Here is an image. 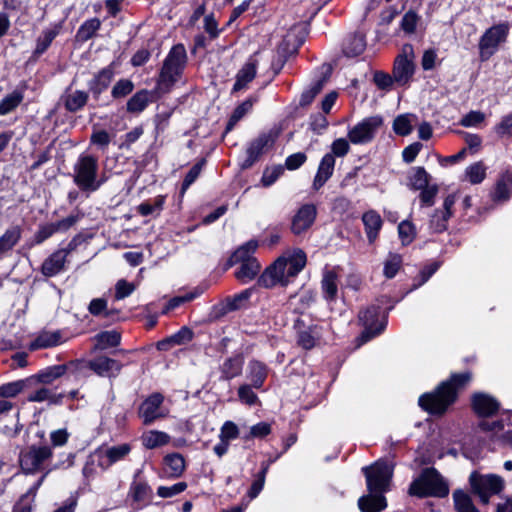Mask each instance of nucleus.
Wrapping results in <instances>:
<instances>
[{
    "instance_id": "nucleus-1",
    "label": "nucleus",
    "mask_w": 512,
    "mask_h": 512,
    "mask_svg": "<svg viewBox=\"0 0 512 512\" xmlns=\"http://www.w3.org/2000/svg\"><path fill=\"white\" fill-rule=\"evenodd\" d=\"M471 380L470 372L454 373L441 382L434 391L424 393L419 397L418 404L431 415H442L457 399L458 389Z\"/></svg>"
},
{
    "instance_id": "nucleus-2",
    "label": "nucleus",
    "mask_w": 512,
    "mask_h": 512,
    "mask_svg": "<svg viewBox=\"0 0 512 512\" xmlns=\"http://www.w3.org/2000/svg\"><path fill=\"white\" fill-rule=\"evenodd\" d=\"M409 494L419 498H444L449 494V487L441 474L430 467L423 469L419 477L411 482Z\"/></svg>"
},
{
    "instance_id": "nucleus-3",
    "label": "nucleus",
    "mask_w": 512,
    "mask_h": 512,
    "mask_svg": "<svg viewBox=\"0 0 512 512\" xmlns=\"http://www.w3.org/2000/svg\"><path fill=\"white\" fill-rule=\"evenodd\" d=\"M98 168L97 157L81 154L73 167V182L81 191H97L105 181L97 178Z\"/></svg>"
},
{
    "instance_id": "nucleus-4",
    "label": "nucleus",
    "mask_w": 512,
    "mask_h": 512,
    "mask_svg": "<svg viewBox=\"0 0 512 512\" xmlns=\"http://www.w3.org/2000/svg\"><path fill=\"white\" fill-rule=\"evenodd\" d=\"M187 62L185 46L181 43L172 46L160 70L158 87L169 90L182 75Z\"/></svg>"
},
{
    "instance_id": "nucleus-5",
    "label": "nucleus",
    "mask_w": 512,
    "mask_h": 512,
    "mask_svg": "<svg viewBox=\"0 0 512 512\" xmlns=\"http://www.w3.org/2000/svg\"><path fill=\"white\" fill-rule=\"evenodd\" d=\"M472 493L480 498L482 504H488L492 495L501 493L505 487L504 479L496 474H480L473 471L469 476Z\"/></svg>"
},
{
    "instance_id": "nucleus-6",
    "label": "nucleus",
    "mask_w": 512,
    "mask_h": 512,
    "mask_svg": "<svg viewBox=\"0 0 512 512\" xmlns=\"http://www.w3.org/2000/svg\"><path fill=\"white\" fill-rule=\"evenodd\" d=\"M53 456L52 448L48 445H30L20 451L19 464L22 472L33 475L44 469L46 461Z\"/></svg>"
},
{
    "instance_id": "nucleus-7",
    "label": "nucleus",
    "mask_w": 512,
    "mask_h": 512,
    "mask_svg": "<svg viewBox=\"0 0 512 512\" xmlns=\"http://www.w3.org/2000/svg\"><path fill=\"white\" fill-rule=\"evenodd\" d=\"M362 472L366 477L367 489L371 493L386 491L393 474V466L387 461L378 460L372 466H365Z\"/></svg>"
},
{
    "instance_id": "nucleus-8",
    "label": "nucleus",
    "mask_w": 512,
    "mask_h": 512,
    "mask_svg": "<svg viewBox=\"0 0 512 512\" xmlns=\"http://www.w3.org/2000/svg\"><path fill=\"white\" fill-rule=\"evenodd\" d=\"M77 363H81L82 365H77V376L84 375L86 370L93 371L96 375L100 377H108L115 378L117 377L122 368L123 364L118 360L110 358L108 356H97L91 360H75Z\"/></svg>"
},
{
    "instance_id": "nucleus-9",
    "label": "nucleus",
    "mask_w": 512,
    "mask_h": 512,
    "mask_svg": "<svg viewBox=\"0 0 512 512\" xmlns=\"http://www.w3.org/2000/svg\"><path fill=\"white\" fill-rule=\"evenodd\" d=\"M509 27L506 23H500L488 28L479 41L480 56L482 60L492 56L500 43L508 36Z\"/></svg>"
},
{
    "instance_id": "nucleus-10",
    "label": "nucleus",
    "mask_w": 512,
    "mask_h": 512,
    "mask_svg": "<svg viewBox=\"0 0 512 512\" xmlns=\"http://www.w3.org/2000/svg\"><path fill=\"white\" fill-rule=\"evenodd\" d=\"M383 125V118L379 115L364 118L348 131V139L353 144H367L371 142L377 130Z\"/></svg>"
},
{
    "instance_id": "nucleus-11",
    "label": "nucleus",
    "mask_w": 512,
    "mask_h": 512,
    "mask_svg": "<svg viewBox=\"0 0 512 512\" xmlns=\"http://www.w3.org/2000/svg\"><path fill=\"white\" fill-rule=\"evenodd\" d=\"M381 308L379 306H369L359 312V321L364 327L361 334L363 342H367L379 335L384 330V325L379 323Z\"/></svg>"
},
{
    "instance_id": "nucleus-12",
    "label": "nucleus",
    "mask_w": 512,
    "mask_h": 512,
    "mask_svg": "<svg viewBox=\"0 0 512 512\" xmlns=\"http://www.w3.org/2000/svg\"><path fill=\"white\" fill-rule=\"evenodd\" d=\"M77 365L82 364L72 360L64 364L48 366L40 370L36 375L30 377L29 379L30 382L35 381L37 383L49 385L67 373H72L77 376Z\"/></svg>"
},
{
    "instance_id": "nucleus-13",
    "label": "nucleus",
    "mask_w": 512,
    "mask_h": 512,
    "mask_svg": "<svg viewBox=\"0 0 512 512\" xmlns=\"http://www.w3.org/2000/svg\"><path fill=\"white\" fill-rule=\"evenodd\" d=\"M276 260H282L283 269L281 271L288 285L306 266L307 256L302 249H295L293 252L282 255Z\"/></svg>"
},
{
    "instance_id": "nucleus-14",
    "label": "nucleus",
    "mask_w": 512,
    "mask_h": 512,
    "mask_svg": "<svg viewBox=\"0 0 512 512\" xmlns=\"http://www.w3.org/2000/svg\"><path fill=\"white\" fill-rule=\"evenodd\" d=\"M317 217V207L312 203L303 204L295 213L291 221V231L294 235H301L309 230Z\"/></svg>"
},
{
    "instance_id": "nucleus-15",
    "label": "nucleus",
    "mask_w": 512,
    "mask_h": 512,
    "mask_svg": "<svg viewBox=\"0 0 512 512\" xmlns=\"http://www.w3.org/2000/svg\"><path fill=\"white\" fill-rule=\"evenodd\" d=\"M114 63L99 70L91 80L88 81V93L92 95L95 102L99 103L101 94L106 91L114 77Z\"/></svg>"
},
{
    "instance_id": "nucleus-16",
    "label": "nucleus",
    "mask_w": 512,
    "mask_h": 512,
    "mask_svg": "<svg viewBox=\"0 0 512 512\" xmlns=\"http://www.w3.org/2000/svg\"><path fill=\"white\" fill-rule=\"evenodd\" d=\"M282 260H275L269 265L260 276L257 278L256 285L258 287L270 289L280 284L281 286H287V281L284 280L281 269Z\"/></svg>"
},
{
    "instance_id": "nucleus-17",
    "label": "nucleus",
    "mask_w": 512,
    "mask_h": 512,
    "mask_svg": "<svg viewBox=\"0 0 512 512\" xmlns=\"http://www.w3.org/2000/svg\"><path fill=\"white\" fill-rule=\"evenodd\" d=\"M163 400L164 398L160 393H154L140 405L139 416L142 418L145 425L152 424L156 419L162 416L159 409Z\"/></svg>"
},
{
    "instance_id": "nucleus-18",
    "label": "nucleus",
    "mask_w": 512,
    "mask_h": 512,
    "mask_svg": "<svg viewBox=\"0 0 512 512\" xmlns=\"http://www.w3.org/2000/svg\"><path fill=\"white\" fill-rule=\"evenodd\" d=\"M273 143V139L269 134H261L256 139L250 142L247 148V158L242 164V168L247 169L254 165V163L263 154L265 148Z\"/></svg>"
},
{
    "instance_id": "nucleus-19",
    "label": "nucleus",
    "mask_w": 512,
    "mask_h": 512,
    "mask_svg": "<svg viewBox=\"0 0 512 512\" xmlns=\"http://www.w3.org/2000/svg\"><path fill=\"white\" fill-rule=\"evenodd\" d=\"M258 60L251 56L248 61L237 72L232 92H239L247 87L254 80L257 73Z\"/></svg>"
},
{
    "instance_id": "nucleus-20",
    "label": "nucleus",
    "mask_w": 512,
    "mask_h": 512,
    "mask_svg": "<svg viewBox=\"0 0 512 512\" xmlns=\"http://www.w3.org/2000/svg\"><path fill=\"white\" fill-rule=\"evenodd\" d=\"M472 407L475 413L481 417L494 415L500 408L499 402L485 393H476L472 398Z\"/></svg>"
},
{
    "instance_id": "nucleus-21",
    "label": "nucleus",
    "mask_w": 512,
    "mask_h": 512,
    "mask_svg": "<svg viewBox=\"0 0 512 512\" xmlns=\"http://www.w3.org/2000/svg\"><path fill=\"white\" fill-rule=\"evenodd\" d=\"M335 158L332 154H325L319 165L316 172V175L313 179L312 188L315 191L321 189L326 182L332 177L335 167Z\"/></svg>"
},
{
    "instance_id": "nucleus-22",
    "label": "nucleus",
    "mask_w": 512,
    "mask_h": 512,
    "mask_svg": "<svg viewBox=\"0 0 512 512\" xmlns=\"http://www.w3.org/2000/svg\"><path fill=\"white\" fill-rule=\"evenodd\" d=\"M68 251L60 249L44 260L41 272L46 277H54L64 271Z\"/></svg>"
},
{
    "instance_id": "nucleus-23",
    "label": "nucleus",
    "mask_w": 512,
    "mask_h": 512,
    "mask_svg": "<svg viewBox=\"0 0 512 512\" xmlns=\"http://www.w3.org/2000/svg\"><path fill=\"white\" fill-rule=\"evenodd\" d=\"M244 356L242 353L234 354L226 358L219 367L220 380L229 381L242 374Z\"/></svg>"
},
{
    "instance_id": "nucleus-24",
    "label": "nucleus",
    "mask_w": 512,
    "mask_h": 512,
    "mask_svg": "<svg viewBox=\"0 0 512 512\" xmlns=\"http://www.w3.org/2000/svg\"><path fill=\"white\" fill-rule=\"evenodd\" d=\"M294 327L298 330L297 343L305 350L312 349L319 338L318 327L311 325L305 328L304 321L300 318L296 319Z\"/></svg>"
},
{
    "instance_id": "nucleus-25",
    "label": "nucleus",
    "mask_w": 512,
    "mask_h": 512,
    "mask_svg": "<svg viewBox=\"0 0 512 512\" xmlns=\"http://www.w3.org/2000/svg\"><path fill=\"white\" fill-rule=\"evenodd\" d=\"M62 28L63 22L54 23L50 25V27L45 28L36 39L33 56L37 58L44 54L52 44L53 40L60 34Z\"/></svg>"
},
{
    "instance_id": "nucleus-26",
    "label": "nucleus",
    "mask_w": 512,
    "mask_h": 512,
    "mask_svg": "<svg viewBox=\"0 0 512 512\" xmlns=\"http://www.w3.org/2000/svg\"><path fill=\"white\" fill-rule=\"evenodd\" d=\"M414 74V64L406 55H398L394 62L393 77L399 85H405Z\"/></svg>"
},
{
    "instance_id": "nucleus-27",
    "label": "nucleus",
    "mask_w": 512,
    "mask_h": 512,
    "mask_svg": "<svg viewBox=\"0 0 512 512\" xmlns=\"http://www.w3.org/2000/svg\"><path fill=\"white\" fill-rule=\"evenodd\" d=\"M268 371L265 363L252 359L248 363L246 377L255 389H260L268 376Z\"/></svg>"
},
{
    "instance_id": "nucleus-28",
    "label": "nucleus",
    "mask_w": 512,
    "mask_h": 512,
    "mask_svg": "<svg viewBox=\"0 0 512 512\" xmlns=\"http://www.w3.org/2000/svg\"><path fill=\"white\" fill-rule=\"evenodd\" d=\"M258 247L256 240H249L241 245L228 259L227 265L234 266L240 263H245L250 260H257L254 253Z\"/></svg>"
},
{
    "instance_id": "nucleus-29",
    "label": "nucleus",
    "mask_w": 512,
    "mask_h": 512,
    "mask_svg": "<svg viewBox=\"0 0 512 512\" xmlns=\"http://www.w3.org/2000/svg\"><path fill=\"white\" fill-rule=\"evenodd\" d=\"M362 222L365 227V232L369 243H373L382 228L383 221L381 216L374 210L365 212L362 216Z\"/></svg>"
},
{
    "instance_id": "nucleus-30",
    "label": "nucleus",
    "mask_w": 512,
    "mask_h": 512,
    "mask_svg": "<svg viewBox=\"0 0 512 512\" xmlns=\"http://www.w3.org/2000/svg\"><path fill=\"white\" fill-rule=\"evenodd\" d=\"M65 109L70 113H76L82 110L88 100L89 93L83 90H75L62 96Z\"/></svg>"
},
{
    "instance_id": "nucleus-31",
    "label": "nucleus",
    "mask_w": 512,
    "mask_h": 512,
    "mask_svg": "<svg viewBox=\"0 0 512 512\" xmlns=\"http://www.w3.org/2000/svg\"><path fill=\"white\" fill-rule=\"evenodd\" d=\"M338 275L334 270H325L321 280L323 298L327 302H334L338 294Z\"/></svg>"
},
{
    "instance_id": "nucleus-32",
    "label": "nucleus",
    "mask_w": 512,
    "mask_h": 512,
    "mask_svg": "<svg viewBox=\"0 0 512 512\" xmlns=\"http://www.w3.org/2000/svg\"><path fill=\"white\" fill-rule=\"evenodd\" d=\"M154 93L147 89H142L136 92L126 104V109L129 113H141L153 101Z\"/></svg>"
},
{
    "instance_id": "nucleus-33",
    "label": "nucleus",
    "mask_w": 512,
    "mask_h": 512,
    "mask_svg": "<svg viewBox=\"0 0 512 512\" xmlns=\"http://www.w3.org/2000/svg\"><path fill=\"white\" fill-rule=\"evenodd\" d=\"M261 270V265L258 260H250L245 263H240L238 269L235 271V278L242 284H247L254 280Z\"/></svg>"
},
{
    "instance_id": "nucleus-34",
    "label": "nucleus",
    "mask_w": 512,
    "mask_h": 512,
    "mask_svg": "<svg viewBox=\"0 0 512 512\" xmlns=\"http://www.w3.org/2000/svg\"><path fill=\"white\" fill-rule=\"evenodd\" d=\"M94 340L95 345L93 347V350L103 351L108 348H114L120 345L121 334L115 330L102 331L95 335Z\"/></svg>"
},
{
    "instance_id": "nucleus-35",
    "label": "nucleus",
    "mask_w": 512,
    "mask_h": 512,
    "mask_svg": "<svg viewBox=\"0 0 512 512\" xmlns=\"http://www.w3.org/2000/svg\"><path fill=\"white\" fill-rule=\"evenodd\" d=\"M62 342L60 331H43L31 343L30 350L45 349L57 346Z\"/></svg>"
},
{
    "instance_id": "nucleus-36",
    "label": "nucleus",
    "mask_w": 512,
    "mask_h": 512,
    "mask_svg": "<svg viewBox=\"0 0 512 512\" xmlns=\"http://www.w3.org/2000/svg\"><path fill=\"white\" fill-rule=\"evenodd\" d=\"M386 506V498L382 494L365 495L358 499V507L361 512H381Z\"/></svg>"
},
{
    "instance_id": "nucleus-37",
    "label": "nucleus",
    "mask_w": 512,
    "mask_h": 512,
    "mask_svg": "<svg viewBox=\"0 0 512 512\" xmlns=\"http://www.w3.org/2000/svg\"><path fill=\"white\" fill-rule=\"evenodd\" d=\"M22 228L19 225L9 227L0 237V256L11 251L20 241Z\"/></svg>"
},
{
    "instance_id": "nucleus-38",
    "label": "nucleus",
    "mask_w": 512,
    "mask_h": 512,
    "mask_svg": "<svg viewBox=\"0 0 512 512\" xmlns=\"http://www.w3.org/2000/svg\"><path fill=\"white\" fill-rule=\"evenodd\" d=\"M258 101V98L255 96H250L241 104H239L234 111L232 112L226 128L225 132H230L235 125L248 113L252 110L253 105Z\"/></svg>"
},
{
    "instance_id": "nucleus-39",
    "label": "nucleus",
    "mask_w": 512,
    "mask_h": 512,
    "mask_svg": "<svg viewBox=\"0 0 512 512\" xmlns=\"http://www.w3.org/2000/svg\"><path fill=\"white\" fill-rule=\"evenodd\" d=\"M366 47L365 37L362 34L349 35L343 44V53L347 57H356L363 53Z\"/></svg>"
},
{
    "instance_id": "nucleus-40",
    "label": "nucleus",
    "mask_w": 512,
    "mask_h": 512,
    "mask_svg": "<svg viewBox=\"0 0 512 512\" xmlns=\"http://www.w3.org/2000/svg\"><path fill=\"white\" fill-rule=\"evenodd\" d=\"M133 501L148 504L152 498L151 487L144 481H133L129 491Z\"/></svg>"
},
{
    "instance_id": "nucleus-41",
    "label": "nucleus",
    "mask_w": 512,
    "mask_h": 512,
    "mask_svg": "<svg viewBox=\"0 0 512 512\" xmlns=\"http://www.w3.org/2000/svg\"><path fill=\"white\" fill-rule=\"evenodd\" d=\"M326 80H327V75H322L318 79L314 80L310 84V86L301 93L299 105L301 107L310 105L313 102L314 98L323 89Z\"/></svg>"
},
{
    "instance_id": "nucleus-42",
    "label": "nucleus",
    "mask_w": 512,
    "mask_h": 512,
    "mask_svg": "<svg viewBox=\"0 0 512 512\" xmlns=\"http://www.w3.org/2000/svg\"><path fill=\"white\" fill-rule=\"evenodd\" d=\"M130 452L131 445L128 443L108 447L104 451V456L107 459L105 467H110L113 464L125 459Z\"/></svg>"
},
{
    "instance_id": "nucleus-43",
    "label": "nucleus",
    "mask_w": 512,
    "mask_h": 512,
    "mask_svg": "<svg viewBox=\"0 0 512 512\" xmlns=\"http://www.w3.org/2000/svg\"><path fill=\"white\" fill-rule=\"evenodd\" d=\"M100 27L101 21L98 18L88 19L78 28L76 39L80 42H86L95 36Z\"/></svg>"
},
{
    "instance_id": "nucleus-44",
    "label": "nucleus",
    "mask_w": 512,
    "mask_h": 512,
    "mask_svg": "<svg viewBox=\"0 0 512 512\" xmlns=\"http://www.w3.org/2000/svg\"><path fill=\"white\" fill-rule=\"evenodd\" d=\"M24 93L21 90H14L0 101V116L13 112L23 101Z\"/></svg>"
},
{
    "instance_id": "nucleus-45",
    "label": "nucleus",
    "mask_w": 512,
    "mask_h": 512,
    "mask_svg": "<svg viewBox=\"0 0 512 512\" xmlns=\"http://www.w3.org/2000/svg\"><path fill=\"white\" fill-rule=\"evenodd\" d=\"M453 500L457 512H480L473 504L469 494L461 489L453 492Z\"/></svg>"
},
{
    "instance_id": "nucleus-46",
    "label": "nucleus",
    "mask_w": 512,
    "mask_h": 512,
    "mask_svg": "<svg viewBox=\"0 0 512 512\" xmlns=\"http://www.w3.org/2000/svg\"><path fill=\"white\" fill-rule=\"evenodd\" d=\"M409 185L413 190H420L429 185L430 175L424 167H413L408 177Z\"/></svg>"
},
{
    "instance_id": "nucleus-47",
    "label": "nucleus",
    "mask_w": 512,
    "mask_h": 512,
    "mask_svg": "<svg viewBox=\"0 0 512 512\" xmlns=\"http://www.w3.org/2000/svg\"><path fill=\"white\" fill-rule=\"evenodd\" d=\"M164 203L165 197L159 195L155 197L152 202L145 201L138 205L137 212L141 216L159 215L163 210Z\"/></svg>"
},
{
    "instance_id": "nucleus-48",
    "label": "nucleus",
    "mask_w": 512,
    "mask_h": 512,
    "mask_svg": "<svg viewBox=\"0 0 512 512\" xmlns=\"http://www.w3.org/2000/svg\"><path fill=\"white\" fill-rule=\"evenodd\" d=\"M165 464L170 469V476L177 478L180 477L185 470V459L179 453L168 454L164 458Z\"/></svg>"
},
{
    "instance_id": "nucleus-49",
    "label": "nucleus",
    "mask_w": 512,
    "mask_h": 512,
    "mask_svg": "<svg viewBox=\"0 0 512 512\" xmlns=\"http://www.w3.org/2000/svg\"><path fill=\"white\" fill-rule=\"evenodd\" d=\"M412 118H415L413 114H400L393 121V131L399 136H407L412 130Z\"/></svg>"
},
{
    "instance_id": "nucleus-50",
    "label": "nucleus",
    "mask_w": 512,
    "mask_h": 512,
    "mask_svg": "<svg viewBox=\"0 0 512 512\" xmlns=\"http://www.w3.org/2000/svg\"><path fill=\"white\" fill-rule=\"evenodd\" d=\"M403 263L402 256L397 253H389L384 262L383 274L387 279L396 276Z\"/></svg>"
},
{
    "instance_id": "nucleus-51",
    "label": "nucleus",
    "mask_w": 512,
    "mask_h": 512,
    "mask_svg": "<svg viewBox=\"0 0 512 512\" xmlns=\"http://www.w3.org/2000/svg\"><path fill=\"white\" fill-rule=\"evenodd\" d=\"M30 383V379L9 382L0 386V396L3 398L15 397Z\"/></svg>"
},
{
    "instance_id": "nucleus-52",
    "label": "nucleus",
    "mask_w": 512,
    "mask_h": 512,
    "mask_svg": "<svg viewBox=\"0 0 512 512\" xmlns=\"http://www.w3.org/2000/svg\"><path fill=\"white\" fill-rule=\"evenodd\" d=\"M205 165L206 159L202 158L190 168L183 179L181 185V194H184L187 189L197 180Z\"/></svg>"
},
{
    "instance_id": "nucleus-53",
    "label": "nucleus",
    "mask_w": 512,
    "mask_h": 512,
    "mask_svg": "<svg viewBox=\"0 0 512 512\" xmlns=\"http://www.w3.org/2000/svg\"><path fill=\"white\" fill-rule=\"evenodd\" d=\"M465 174L471 184H479L486 177V167L479 161L468 166L465 170Z\"/></svg>"
},
{
    "instance_id": "nucleus-54",
    "label": "nucleus",
    "mask_w": 512,
    "mask_h": 512,
    "mask_svg": "<svg viewBox=\"0 0 512 512\" xmlns=\"http://www.w3.org/2000/svg\"><path fill=\"white\" fill-rule=\"evenodd\" d=\"M133 90L134 83L130 79L122 78L112 87L111 96L113 99H121L131 94Z\"/></svg>"
},
{
    "instance_id": "nucleus-55",
    "label": "nucleus",
    "mask_w": 512,
    "mask_h": 512,
    "mask_svg": "<svg viewBox=\"0 0 512 512\" xmlns=\"http://www.w3.org/2000/svg\"><path fill=\"white\" fill-rule=\"evenodd\" d=\"M269 465L263 464L261 470L256 476V479L251 484V487L248 491V496L250 499L256 498L259 493L262 491L266 479V474L268 472Z\"/></svg>"
},
{
    "instance_id": "nucleus-56",
    "label": "nucleus",
    "mask_w": 512,
    "mask_h": 512,
    "mask_svg": "<svg viewBox=\"0 0 512 512\" xmlns=\"http://www.w3.org/2000/svg\"><path fill=\"white\" fill-rule=\"evenodd\" d=\"M170 437L165 432L152 431L144 438V444L147 448L153 449L159 446L166 445Z\"/></svg>"
},
{
    "instance_id": "nucleus-57",
    "label": "nucleus",
    "mask_w": 512,
    "mask_h": 512,
    "mask_svg": "<svg viewBox=\"0 0 512 512\" xmlns=\"http://www.w3.org/2000/svg\"><path fill=\"white\" fill-rule=\"evenodd\" d=\"M88 311L93 316L104 315V317H110L114 311L107 309V300L104 298H94L91 300Z\"/></svg>"
},
{
    "instance_id": "nucleus-58",
    "label": "nucleus",
    "mask_w": 512,
    "mask_h": 512,
    "mask_svg": "<svg viewBox=\"0 0 512 512\" xmlns=\"http://www.w3.org/2000/svg\"><path fill=\"white\" fill-rule=\"evenodd\" d=\"M398 234L401 242L404 246L409 245L415 238L414 225L404 220L398 225Z\"/></svg>"
},
{
    "instance_id": "nucleus-59",
    "label": "nucleus",
    "mask_w": 512,
    "mask_h": 512,
    "mask_svg": "<svg viewBox=\"0 0 512 512\" xmlns=\"http://www.w3.org/2000/svg\"><path fill=\"white\" fill-rule=\"evenodd\" d=\"M419 16L413 10L407 11L402 17L400 27L406 34H413L416 30Z\"/></svg>"
},
{
    "instance_id": "nucleus-60",
    "label": "nucleus",
    "mask_w": 512,
    "mask_h": 512,
    "mask_svg": "<svg viewBox=\"0 0 512 512\" xmlns=\"http://www.w3.org/2000/svg\"><path fill=\"white\" fill-rule=\"evenodd\" d=\"M252 388L254 387L251 384H243L238 388L239 400L249 406L255 405L259 401L257 394Z\"/></svg>"
},
{
    "instance_id": "nucleus-61",
    "label": "nucleus",
    "mask_w": 512,
    "mask_h": 512,
    "mask_svg": "<svg viewBox=\"0 0 512 512\" xmlns=\"http://www.w3.org/2000/svg\"><path fill=\"white\" fill-rule=\"evenodd\" d=\"M252 291V288H248L234 295L232 298H228L226 302L227 309L229 311L238 310L241 307L242 303L247 301L251 297Z\"/></svg>"
},
{
    "instance_id": "nucleus-62",
    "label": "nucleus",
    "mask_w": 512,
    "mask_h": 512,
    "mask_svg": "<svg viewBox=\"0 0 512 512\" xmlns=\"http://www.w3.org/2000/svg\"><path fill=\"white\" fill-rule=\"evenodd\" d=\"M186 488V482H178L172 486H159L157 489V495L161 498H171L182 493Z\"/></svg>"
},
{
    "instance_id": "nucleus-63",
    "label": "nucleus",
    "mask_w": 512,
    "mask_h": 512,
    "mask_svg": "<svg viewBox=\"0 0 512 512\" xmlns=\"http://www.w3.org/2000/svg\"><path fill=\"white\" fill-rule=\"evenodd\" d=\"M284 167L281 165L274 166L272 168H266L261 183L264 187H269L276 182V180L283 174Z\"/></svg>"
},
{
    "instance_id": "nucleus-64",
    "label": "nucleus",
    "mask_w": 512,
    "mask_h": 512,
    "mask_svg": "<svg viewBox=\"0 0 512 512\" xmlns=\"http://www.w3.org/2000/svg\"><path fill=\"white\" fill-rule=\"evenodd\" d=\"M494 130L500 137H512V112L503 116Z\"/></svg>"
}]
</instances>
